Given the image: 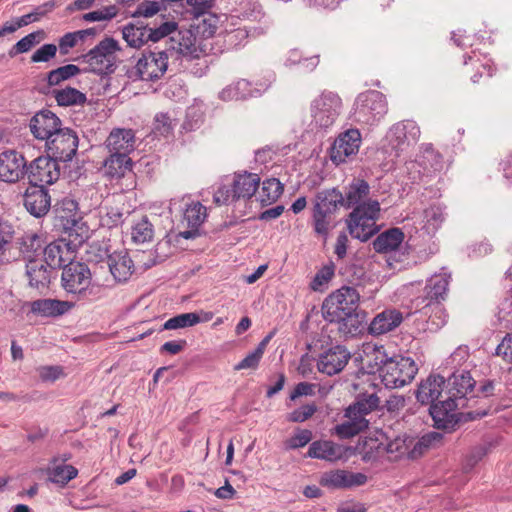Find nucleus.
Wrapping results in <instances>:
<instances>
[{
  "label": "nucleus",
  "instance_id": "nucleus-1",
  "mask_svg": "<svg viewBox=\"0 0 512 512\" xmlns=\"http://www.w3.org/2000/svg\"><path fill=\"white\" fill-rule=\"evenodd\" d=\"M360 295L350 286H342L331 293L322 304L325 320L337 322L338 330L346 337L360 334L365 327L366 313L359 309Z\"/></svg>",
  "mask_w": 512,
  "mask_h": 512
},
{
  "label": "nucleus",
  "instance_id": "nucleus-2",
  "mask_svg": "<svg viewBox=\"0 0 512 512\" xmlns=\"http://www.w3.org/2000/svg\"><path fill=\"white\" fill-rule=\"evenodd\" d=\"M475 384L466 370L456 371L448 378V397L429 408L436 428L448 430L457 424L456 410L466 406V396L473 391Z\"/></svg>",
  "mask_w": 512,
  "mask_h": 512
},
{
  "label": "nucleus",
  "instance_id": "nucleus-3",
  "mask_svg": "<svg viewBox=\"0 0 512 512\" xmlns=\"http://www.w3.org/2000/svg\"><path fill=\"white\" fill-rule=\"evenodd\" d=\"M178 29V24L167 15L151 21L136 20L122 27V37L131 48L139 49L149 42L157 43Z\"/></svg>",
  "mask_w": 512,
  "mask_h": 512
},
{
  "label": "nucleus",
  "instance_id": "nucleus-4",
  "mask_svg": "<svg viewBox=\"0 0 512 512\" xmlns=\"http://www.w3.org/2000/svg\"><path fill=\"white\" fill-rule=\"evenodd\" d=\"M61 281L64 290L78 301L94 302L105 297V287L91 281V271L85 263L72 260L64 265Z\"/></svg>",
  "mask_w": 512,
  "mask_h": 512
},
{
  "label": "nucleus",
  "instance_id": "nucleus-5",
  "mask_svg": "<svg viewBox=\"0 0 512 512\" xmlns=\"http://www.w3.org/2000/svg\"><path fill=\"white\" fill-rule=\"evenodd\" d=\"M379 403L376 393L359 395L344 410L346 420L333 428V434L340 439H349L368 429L370 420L367 417L379 407Z\"/></svg>",
  "mask_w": 512,
  "mask_h": 512
},
{
  "label": "nucleus",
  "instance_id": "nucleus-6",
  "mask_svg": "<svg viewBox=\"0 0 512 512\" xmlns=\"http://www.w3.org/2000/svg\"><path fill=\"white\" fill-rule=\"evenodd\" d=\"M344 196L336 188L316 193L313 200L312 224L316 234L327 237L333 228V215L343 206Z\"/></svg>",
  "mask_w": 512,
  "mask_h": 512
},
{
  "label": "nucleus",
  "instance_id": "nucleus-7",
  "mask_svg": "<svg viewBox=\"0 0 512 512\" xmlns=\"http://www.w3.org/2000/svg\"><path fill=\"white\" fill-rule=\"evenodd\" d=\"M379 213L380 204L377 200H368L356 206L347 219L350 235L361 242L369 240L379 231L376 224Z\"/></svg>",
  "mask_w": 512,
  "mask_h": 512
},
{
  "label": "nucleus",
  "instance_id": "nucleus-8",
  "mask_svg": "<svg viewBox=\"0 0 512 512\" xmlns=\"http://www.w3.org/2000/svg\"><path fill=\"white\" fill-rule=\"evenodd\" d=\"M120 50L117 40L105 37L94 48L82 55L81 59L89 66V71L98 75H108L116 70V53Z\"/></svg>",
  "mask_w": 512,
  "mask_h": 512
},
{
  "label": "nucleus",
  "instance_id": "nucleus-9",
  "mask_svg": "<svg viewBox=\"0 0 512 512\" xmlns=\"http://www.w3.org/2000/svg\"><path fill=\"white\" fill-rule=\"evenodd\" d=\"M260 185V177L255 173L234 174L229 185L220 186L213 196L217 205L228 204L240 199H250Z\"/></svg>",
  "mask_w": 512,
  "mask_h": 512
},
{
  "label": "nucleus",
  "instance_id": "nucleus-10",
  "mask_svg": "<svg viewBox=\"0 0 512 512\" xmlns=\"http://www.w3.org/2000/svg\"><path fill=\"white\" fill-rule=\"evenodd\" d=\"M418 372V366L411 357L394 355L381 369V381L386 388L397 389L409 384Z\"/></svg>",
  "mask_w": 512,
  "mask_h": 512
},
{
  "label": "nucleus",
  "instance_id": "nucleus-11",
  "mask_svg": "<svg viewBox=\"0 0 512 512\" xmlns=\"http://www.w3.org/2000/svg\"><path fill=\"white\" fill-rule=\"evenodd\" d=\"M353 117L355 121L367 125L379 122L387 113L388 105L383 93L368 90L360 93L355 100Z\"/></svg>",
  "mask_w": 512,
  "mask_h": 512
},
{
  "label": "nucleus",
  "instance_id": "nucleus-12",
  "mask_svg": "<svg viewBox=\"0 0 512 512\" xmlns=\"http://www.w3.org/2000/svg\"><path fill=\"white\" fill-rule=\"evenodd\" d=\"M342 100L338 94L324 91L310 104L311 123L321 129H326L334 124L340 115Z\"/></svg>",
  "mask_w": 512,
  "mask_h": 512
},
{
  "label": "nucleus",
  "instance_id": "nucleus-13",
  "mask_svg": "<svg viewBox=\"0 0 512 512\" xmlns=\"http://www.w3.org/2000/svg\"><path fill=\"white\" fill-rule=\"evenodd\" d=\"M168 59L166 50L145 52L137 60L132 74L142 81H157L167 71Z\"/></svg>",
  "mask_w": 512,
  "mask_h": 512
},
{
  "label": "nucleus",
  "instance_id": "nucleus-14",
  "mask_svg": "<svg viewBox=\"0 0 512 512\" xmlns=\"http://www.w3.org/2000/svg\"><path fill=\"white\" fill-rule=\"evenodd\" d=\"M79 138L75 130L61 127L46 141L47 154L58 162L71 161L76 155Z\"/></svg>",
  "mask_w": 512,
  "mask_h": 512
},
{
  "label": "nucleus",
  "instance_id": "nucleus-15",
  "mask_svg": "<svg viewBox=\"0 0 512 512\" xmlns=\"http://www.w3.org/2000/svg\"><path fill=\"white\" fill-rule=\"evenodd\" d=\"M31 186L43 187L56 182L60 177V166L55 158L47 154L34 159L27 167L26 174Z\"/></svg>",
  "mask_w": 512,
  "mask_h": 512
},
{
  "label": "nucleus",
  "instance_id": "nucleus-16",
  "mask_svg": "<svg viewBox=\"0 0 512 512\" xmlns=\"http://www.w3.org/2000/svg\"><path fill=\"white\" fill-rule=\"evenodd\" d=\"M27 161L17 150L9 149L0 153V180L15 183L24 178Z\"/></svg>",
  "mask_w": 512,
  "mask_h": 512
},
{
  "label": "nucleus",
  "instance_id": "nucleus-17",
  "mask_svg": "<svg viewBox=\"0 0 512 512\" xmlns=\"http://www.w3.org/2000/svg\"><path fill=\"white\" fill-rule=\"evenodd\" d=\"M361 144V134L358 129H348L339 134L331 148V160L344 163L350 156L358 153Z\"/></svg>",
  "mask_w": 512,
  "mask_h": 512
},
{
  "label": "nucleus",
  "instance_id": "nucleus-18",
  "mask_svg": "<svg viewBox=\"0 0 512 512\" xmlns=\"http://www.w3.org/2000/svg\"><path fill=\"white\" fill-rule=\"evenodd\" d=\"M350 358L351 354L345 346L336 345L319 355L317 368L319 372L333 376L340 373L345 368Z\"/></svg>",
  "mask_w": 512,
  "mask_h": 512
},
{
  "label": "nucleus",
  "instance_id": "nucleus-19",
  "mask_svg": "<svg viewBox=\"0 0 512 512\" xmlns=\"http://www.w3.org/2000/svg\"><path fill=\"white\" fill-rule=\"evenodd\" d=\"M420 134V128L415 121L405 120L390 129L389 139L395 149L404 151L418 142Z\"/></svg>",
  "mask_w": 512,
  "mask_h": 512
},
{
  "label": "nucleus",
  "instance_id": "nucleus-20",
  "mask_svg": "<svg viewBox=\"0 0 512 512\" xmlns=\"http://www.w3.org/2000/svg\"><path fill=\"white\" fill-rule=\"evenodd\" d=\"M29 127L35 138L47 141L62 127V122L55 113L44 109L31 118Z\"/></svg>",
  "mask_w": 512,
  "mask_h": 512
},
{
  "label": "nucleus",
  "instance_id": "nucleus-21",
  "mask_svg": "<svg viewBox=\"0 0 512 512\" xmlns=\"http://www.w3.org/2000/svg\"><path fill=\"white\" fill-rule=\"evenodd\" d=\"M367 482L363 473H353L342 469L325 472L321 476V485L333 489H347L362 486Z\"/></svg>",
  "mask_w": 512,
  "mask_h": 512
},
{
  "label": "nucleus",
  "instance_id": "nucleus-22",
  "mask_svg": "<svg viewBox=\"0 0 512 512\" xmlns=\"http://www.w3.org/2000/svg\"><path fill=\"white\" fill-rule=\"evenodd\" d=\"M41 258L45 264L48 265L53 271L64 267L70 263L74 258V251L66 244L65 240H57L51 242L46 247L42 248Z\"/></svg>",
  "mask_w": 512,
  "mask_h": 512
},
{
  "label": "nucleus",
  "instance_id": "nucleus-23",
  "mask_svg": "<svg viewBox=\"0 0 512 512\" xmlns=\"http://www.w3.org/2000/svg\"><path fill=\"white\" fill-rule=\"evenodd\" d=\"M445 384L444 377L440 375H429L425 380H422L416 391V399L423 405L439 404L442 400L439 398L442 395L443 387Z\"/></svg>",
  "mask_w": 512,
  "mask_h": 512
},
{
  "label": "nucleus",
  "instance_id": "nucleus-24",
  "mask_svg": "<svg viewBox=\"0 0 512 512\" xmlns=\"http://www.w3.org/2000/svg\"><path fill=\"white\" fill-rule=\"evenodd\" d=\"M207 217L206 207L199 201H191L185 203L183 211L182 223H185L189 230L180 232V236L184 239L195 238L198 234V228L203 224Z\"/></svg>",
  "mask_w": 512,
  "mask_h": 512
},
{
  "label": "nucleus",
  "instance_id": "nucleus-25",
  "mask_svg": "<svg viewBox=\"0 0 512 512\" xmlns=\"http://www.w3.org/2000/svg\"><path fill=\"white\" fill-rule=\"evenodd\" d=\"M108 153L129 156L135 147V133L132 129L114 128L105 141Z\"/></svg>",
  "mask_w": 512,
  "mask_h": 512
},
{
  "label": "nucleus",
  "instance_id": "nucleus-26",
  "mask_svg": "<svg viewBox=\"0 0 512 512\" xmlns=\"http://www.w3.org/2000/svg\"><path fill=\"white\" fill-rule=\"evenodd\" d=\"M51 199L44 187L31 186L24 195V206L34 217L46 215L50 209Z\"/></svg>",
  "mask_w": 512,
  "mask_h": 512
},
{
  "label": "nucleus",
  "instance_id": "nucleus-27",
  "mask_svg": "<svg viewBox=\"0 0 512 512\" xmlns=\"http://www.w3.org/2000/svg\"><path fill=\"white\" fill-rule=\"evenodd\" d=\"M53 272L41 258L30 259L26 263V276L29 286L39 291L48 288Z\"/></svg>",
  "mask_w": 512,
  "mask_h": 512
},
{
  "label": "nucleus",
  "instance_id": "nucleus-28",
  "mask_svg": "<svg viewBox=\"0 0 512 512\" xmlns=\"http://www.w3.org/2000/svg\"><path fill=\"white\" fill-rule=\"evenodd\" d=\"M107 265L114 280L126 282L134 272V264L126 251H115L108 255Z\"/></svg>",
  "mask_w": 512,
  "mask_h": 512
},
{
  "label": "nucleus",
  "instance_id": "nucleus-29",
  "mask_svg": "<svg viewBox=\"0 0 512 512\" xmlns=\"http://www.w3.org/2000/svg\"><path fill=\"white\" fill-rule=\"evenodd\" d=\"M449 281L450 274L446 272L434 274L428 279L425 286V293L426 298L429 299V302L425 307L435 305V309L441 312L439 302L444 300L445 296L447 295Z\"/></svg>",
  "mask_w": 512,
  "mask_h": 512
},
{
  "label": "nucleus",
  "instance_id": "nucleus-30",
  "mask_svg": "<svg viewBox=\"0 0 512 512\" xmlns=\"http://www.w3.org/2000/svg\"><path fill=\"white\" fill-rule=\"evenodd\" d=\"M403 321V315L396 309H386L378 313L368 326L372 335L386 334L397 328Z\"/></svg>",
  "mask_w": 512,
  "mask_h": 512
},
{
  "label": "nucleus",
  "instance_id": "nucleus-31",
  "mask_svg": "<svg viewBox=\"0 0 512 512\" xmlns=\"http://www.w3.org/2000/svg\"><path fill=\"white\" fill-rule=\"evenodd\" d=\"M343 454V446L330 440H317L312 442L307 452V456L310 458L321 459L329 462L341 459Z\"/></svg>",
  "mask_w": 512,
  "mask_h": 512
},
{
  "label": "nucleus",
  "instance_id": "nucleus-32",
  "mask_svg": "<svg viewBox=\"0 0 512 512\" xmlns=\"http://www.w3.org/2000/svg\"><path fill=\"white\" fill-rule=\"evenodd\" d=\"M62 226L66 236L61 240H65L66 244H69V247L73 251L88 239L89 229L81 219L74 217L66 219L62 222Z\"/></svg>",
  "mask_w": 512,
  "mask_h": 512
},
{
  "label": "nucleus",
  "instance_id": "nucleus-33",
  "mask_svg": "<svg viewBox=\"0 0 512 512\" xmlns=\"http://www.w3.org/2000/svg\"><path fill=\"white\" fill-rule=\"evenodd\" d=\"M370 193V186L364 179L354 178L346 188L343 207L346 209L362 205Z\"/></svg>",
  "mask_w": 512,
  "mask_h": 512
},
{
  "label": "nucleus",
  "instance_id": "nucleus-34",
  "mask_svg": "<svg viewBox=\"0 0 512 512\" xmlns=\"http://www.w3.org/2000/svg\"><path fill=\"white\" fill-rule=\"evenodd\" d=\"M404 240V233L400 228H390L380 233L373 241V249L377 253H390L396 251Z\"/></svg>",
  "mask_w": 512,
  "mask_h": 512
},
{
  "label": "nucleus",
  "instance_id": "nucleus-35",
  "mask_svg": "<svg viewBox=\"0 0 512 512\" xmlns=\"http://www.w3.org/2000/svg\"><path fill=\"white\" fill-rule=\"evenodd\" d=\"M103 169L107 176L121 178L132 169V160L129 156L121 155V153H109L103 162Z\"/></svg>",
  "mask_w": 512,
  "mask_h": 512
},
{
  "label": "nucleus",
  "instance_id": "nucleus-36",
  "mask_svg": "<svg viewBox=\"0 0 512 512\" xmlns=\"http://www.w3.org/2000/svg\"><path fill=\"white\" fill-rule=\"evenodd\" d=\"M166 5L161 0H144L138 3L135 9L131 12V17L144 20V22L151 21L161 15H166Z\"/></svg>",
  "mask_w": 512,
  "mask_h": 512
},
{
  "label": "nucleus",
  "instance_id": "nucleus-37",
  "mask_svg": "<svg viewBox=\"0 0 512 512\" xmlns=\"http://www.w3.org/2000/svg\"><path fill=\"white\" fill-rule=\"evenodd\" d=\"M390 357L386 354L383 346H364L362 361L369 373L379 372Z\"/></svg>",
  "mask_w": 512,
  "mask_h": 512
},
{
  "label": "nucleus",
  "instance_id": "nucleus-38",
  "mask_svg": "<svg viewBox=\"0 0 512 512\" xmlns=\"http://www.w3.org/2000/svg\"><path fill=\"white\" fill-rule=\"evenodd\" d=\"M70 308L68 302L56 299H39L31 303V311L45 317L64 314Z\"/></svg>",
  "mask_w": 512,
  "mask_h": 512
},
{
  "label": "nucleus",
  "instance_id": "nucleus-39",
  "mask_svg": "<svg viewBox=\"0 0 512 512\" xmlns=\"http://www.w3.org/2000/svg\"><path fill=\"white\" fill-rule=\"evenodd\" d=\"M18 248L23 257L29 261L30 259H40L44 241L36 233H27L17 241Z\"/></svg>",
  "mask_w": 512,
  "mask_h": 512
},
{
  "label": "nucleus",
  "instance_id": "nucleus-40",
  "mask_svg": "<svg viewBox=\"0 0 512 512\" xmlns=\"http://www.w3.org/2000/svg\"><path fill=\"white\" fill-rule=\"evenodd\" d=\"M78 474V470L69 464L58 463L57 459H53L51 466L47 468L48 479L61 486L66 485L70 480L74 479Z\"/></svg>",
  "mask_w": 512,
  "mask_h": 512
},
{
  "label": "nucleus",
  "instance_id": "nucleus-41",
  "mask_svg": "<svg viewBox=\"0 0 512 512\" xmlns=\"http://www.w3.org/2000/svg\"><path fill=\"white\" fill-rule=\"evenodd\" d=\"M253 95L251 84L245 79H240L228 85L219 93V97L224 101L244 100Z\"/></svg>",
  "mask_w": 512,
  "mask_h": 512
},
{
  "label": "nucleus",
  "instance_id": "nucleus-42",
  "mask_svg": "<svg viewBox=\"0 0 512 512\" xmlns=\"http://www.w3.org/2000/svg\"><path fill=\"white\" fill-rule=\"evenodd\" d=\"M57 6L58 4L55 0H50L35 7L32 12L16 18L14 24L17 30L29 25L30 23L39 21L42 17L52 12Z\"/></svg>",
  "mask_w": 512,
  "mask_h": 512
},
{
  "label": "nucleus",
  "instance_id": "nucleus-43",
  "mask_svg": "<svg viewBox=\"0 0 512 512\" xmlns=\"http://www.w3.org/2000/svg\"><path fill=\"white\" fill-rule=\"evenodd\" d=\"M54 98L59 106H74L82 105L86 102L87 98L84 93L76 88L66 87L60 90L53 91Z\"/></svg>",
  "mask_w": 512,
  "mask_h": 512
},
{
  "label": "nucleus",
  "instance_id": "nucleus-44",
  "mask_svg": "<svg viewBox=\"0 0 512 512\" xmlns=\"http://www.w3.org/2000/svg\"><path fill=\"white\" fill-rule=\"evenodd\" d=\"M444 208L440 205H432L424 210V226L428 234L435 233L445 220Z\"/></svg>",
  "mask_w": 512,
  "mask_h": 512
},
{
  "label": "nucleus",
  "instance_id": "nucleus-45",
  "mask_svg": "<svg viewBox=\"0 0 512 512\" xmlns=\"http://www.w3.org/2000/svg\"><path fill=\"white\" fill-rule=\"evenodd\" d=\"M44 32L42 30H38L32 33H29L22 39H20L16 44H14L8 51V55L10 58H14L19 54L26 53L30 51L35 45H37L43 38Z\"/></svg>",
  "mask_w": 512,
  "mask_h": 512
},
{
  "label": "nucleus",
  "instance_id": "nucleus-46",
  "mask_svg": "<svg viewBox=\"0 0 512 512\" xmlns=\"http://www.w3.org/2000/svg\"><path fill=\"white\" fill-rule=\"evenodd\" d=\"M283 186L276 178H269L263 181L261 191L259 193L262 204H270L275 202L282 194Z\"/></svg>",
  "mask_w": 512,
  "mask_h": 512
},
{
  "label": "nucleus",
  "instance_id": "nucleus-47",
  "mask_svg": "<svg viewBox=\"0 0 512 512\" xmlns=\"http://www.w3.org/2000/svg\"><path fill=\"white\" fill-rule=\"evenodd\" d=\"M80 68L74 64H67L51 70L47 74V83L49 86H56L80 73Z\"/></svg>",
  "mask_w": 512,
  "mask_h": 512
},
{
  "label": "nucleus",
  "instance_id": "nucleus-48",
  "mask_svg": "<svg viewBox=\"0 0 512 512\" xmlns=\"http://www.w3.org/2000/svg\"><path fill=\"white\" fill-rule=\"evenodd\" d=\"M154 234L153 225L146 216L132 226V240L137 244H143L152 240Z\"/></svg>",
  "mask_w": 512,
  "mask_h": 512
},
{
  "label": "nucleus",
  "instance_id": "nucleus-49",
  "mask_svg": "<svg viewBox=\"0 0 512 512\" xmlns=\"http://www.w3.org/2000/svg\"><path fill=\"white\" fill-rule=\"evenodd\" d=\"M201 321L199 315L195 312L183 313L168 319L164 325L165 330H174L179 328L191 327Z\"/></svg>",
  "mask_w": 512,
  "mask_h": 512
},
{
  "label": "nucleus",
  "instance_id": "nucleus-50",
  "mask_svg": "<svg viewBox=\"0 0 512 512\" xmlns=\"http://www.w3.org/2000/svg\"><path fill=\"white\" fill-rule=\"evenodd\" d=\"M129 214V212L124 213L119 207H105V212L100 216V224L109 229L117 227L125 221Z\"/></svg>",
  "mask_w": 512,
  "mask_h": 512
},
{
  "label": "nucleus",
  "instance_id": "nucleus-51",
  "mask_svg": "<svg viewBox=\"0 0 512 512\" xmlns=\"http://www.w3.org/2000/svg\"><path fill=\"white\" fill-rule=\"evenodd\" d=\"M335 266L332 262L323 266L314 276L310 287L314 291H323L334 276Z\"/></svg>",
  "mask_w": 512,
  "mask_h": 512
},
{
  "label": "nucleus",
  "instance_id": "nucleus-52",
  "mask_svg": "<svg viewBox=\"0 0 512 512\" xmlns=\"http://www.w3.org/2000/svg\"><path fill=\"white\" fill-rule=\"evenodd\" d=\"M118 13L119 8L116 5H108L99 10L85 13L82 19L86 22L110 21L115 18Z\"/></svg>",
  "mask_w": 512,
  "mask_h": 512
},
{
  "label": "nucleus",
  "instance_id": "nucleus-53",
  "mask_svg": "<svg viewBox=\"0 0 512 512\" xmlns=\"http://www.w3.org/2000/svg\"><path fill=\"white\" fill-rule=\"evenodd\" d=\"M312 440V432L308 429H297L295 434L285 441V449L294 450L306 446Z\"/></svg>",
  "mask_w": 512,
  "mask_h": 512
},
{
  "label": "nucleus",
  "instance_id": "nucleus-54",
  "mask_svg": "<svg viewBox=\"0 0 512 512\" xmlns=\"http://www.w3.org/2000/svg\"><path fill=\"white\" fill-rule=\"evenodd\" d=\"M286 62L290 65L302 64L306 69L313 70L319 63V56L302 58V54L298 49H292L288 53Z\"/></svg>",
  "mask_w": 512,
  "mask_h": 512
},
{
  "label": "nucleus",
  "instance_id": "nucleus-55",
  "mask_svg": "<svg viewBox=\"0 0 512 512\" xmlns=\"http://www.w3.org/2000/svg\"><path fill=\"white\" fill-rule=\"evenodd\" d=\"M317 411L315 403L305 404L288 414L287 420L294 423H302L311 418Z\"/></svg>",
  "mask_w": 512,
  "mask_h": 512
},
{
  "label": "nucleus",
  "instance_id": "nucleus-56",
  "mask_svg": "<svg viewBox=\"0 0 512 512\" xmlns=\"http://www.w3.org/2000/svg\"><path fill=\"white\" fill-rule=\"evenodd\" d=\"M57 46L55 44H44L38 48L31 56V62H48L56 56Z\"/></svg>",
  "mask_w": 512,
  "mask_h": 512
},
{
  "label": "nucleus",
  "instance_id": "nucleus-57",
  "mask_svg": "<svg viewBox=\"0 0 512 512\" xmlns=\"http://www.w3.org/2000/svg\"><path fill=\"white\" fill-rule=\"evenodd\" d=\"M243 17L252 21H261L264 17L262 5L257 1L248 0L243 3Z\"/></svg>",
  "mask_w": 512,
  "mask_h": 512
},
{
  "label": "nucleus",
  "instance_id": "nucleus-58",
  "mask_svg": "<svg viewBox=\"0 0 512 512\" xmlns=\"http://www.w3.org/2000/svg\"><path fill=\"white\" fill-rule=\"evenodd\" d=\"M263 356L262 352H259L258 349H254L250 352L242 361H240L235 367V370H243V369H256L259 365V362Z\"/></svg>",
  "mask_w": 512,
  "mask_h": 512
},
{
  "label": "nucleus",
  "instance_id": "nucleus-59",
  "mask_svg": "<svg viewBox=\"0 0 512 512\" xmlns=\"http://www.w3.org/2000/svg\"><path fill=\"white\" fill-rule=\"evenodd\" d=\"M14 235L13 227L6 221H0V253H3L11 243Z\"/></svg>",
  "mask_w": 512,
  "mask_h": 512
},
{
  "label": "nucleus",
  "instance_id": "nucleus-60",
  "mask_svg": "<svg viewBox=\"0 0 512 512\" xmlns=\"http://www.w3.org/2000/svg\"><path fill=\"white\" fill-rule=\"evenodd\" d=\"M496 355L506 362L512 363V333L507 334L496 348Z\"/></svg>",
  "mask_w": 512,
  "mask_h": 512
},
{
  "label": "nucleus",
  "instance_id": "nucleus-61",
  "mask_svg": "<svg viewBox=\"0 0 512 512\" xmlns=\"http://www.w3.org/2000/svg\"><path fill=\"white\" fill-rule=\"evenodd\" d=\"M187 34H189V36L186 38L183 36L182 41H180L178 43L177 51L180 54H182L183 56H190L191 58H197L198 57L197 48L193 44L192 35L189 32H187Z\"/></svg>",
  "mask_w": 512,
  "mask_h": 512
},
{
  "label": "nucleus",
  "instance_id": "nucleus-62",
  "mask_svg": "<svg viewBox=\"0 0 512 512\" xmlns=\"http://www.w3.org/2000/svg\"><path fill=\"white\" fill-rule=\"evenodd\" d=\"M154 129L161 135H167L172 130L171 119L166 113L155 116Z\"/></svg>",
  "mask_w": 512,
  "mask_h": 512
},
{
  "label": "nucleus",
  "instance_id": "nucleus-63",
  "mask_svg": "<svg viewBox=\"0 0 512 512\" xmlns=\"http://www.w3.org/2000/svg\"><path fill=\"white\" fill-rule=\"evenodd\" d=\"M37 371L41 380L45 382L57 380L62 373L59 366H41Z\"/></svg>",
  "mask_w": 512,
  "mask_h": 512
},
{
  "label": "nucleus",
  "instance_id": "nucleus-64",
  "mask_svg": "<svg viewBox=\"0 0 512 512\" xmlns=\"http://www.w3.org/2000/svg\"><path fill=\"white\" fill-rule=\"evenodd\" d=\"M314 388L315 385L312 383L300 382L295 386L294 390L291 392L290 399L294 401L301 396H312L315 394Z\"/></svg>",
  "mask_w": 512,
  "mask_h": 512
}]
</instances>
